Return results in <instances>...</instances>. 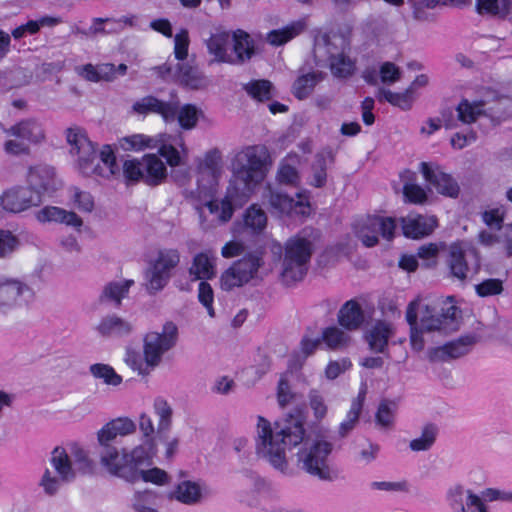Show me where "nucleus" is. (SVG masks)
<instances>
[{
  "instance_id": "1",
  "label": "nucleus",
  "mask_w": 512,
  "mask_h": 512,
  "mask_svg": "<svg viewBox=\"0 0 512 512\" xmlns=\"http://www.w3.org/2000/svg\"><path fill=\"white\" fill-rule=\"evenodd\" d=\"M253 441L256 455L283 474H287L289 469L286 450L304 442L297 452L298 463L309 474L321 480H331L327 459L333 445L324 439L308 445L305 441L304 417L300 412L274 422L257 416Z\"/></svg>"
},
{
  "instance_id": "2",
  "label": "nucleus",
  "mask_w": 512,
  "mask_h": 512,
  "mask_svg": "<svg viewBox=\"0 0 512 512\" xmlns=\"http://www.w3.org/2000/svg\"><path fill=\"white\" fill-rule=\"evenodd\" d=\"M48 461L52 470L45 469L39 486L49 496L57 494L63 484L74 481L78 474L86 473L92 467L88 452L76 443L56 446Z\"/></svg>"
},
{
  "instance_id": "3",
  "label": "nucleus",
  "mask_w": 512,
  "mask_h": 512,
  "mask_svg": "<svg viewBox=\"0 0 512 512\" xmlns=\"http://www.w3.org/2000/svg\"><path fill=\"white\" fill-rule=\"evenodd\" d=\"M269 153L264 146H248L239 151L232 161L236 183L242 185L241 197L247 199L260 184L267 171Z\"/></svg>"
},
{
  "instance_id": "4",
  "label": "nucleus",
  "mask_w": 512,
  "mask_h": 512,
  "mask_svg": "<svg viewBox=\"0 0 512 512\" xmlns=\"http://www.w3.org/2000/svg\"><path fill=\"white\" fill-rule=\"evenodd\" d=\"M99 460L107 473L127 482L136 477V466L149 465L152 461L142 446L128 449L115 445H100Z\"/></svg>"
},
{
  "instance_id": "5",
  "label": "nucleus",
  "mask_w": 512,
  "mask_h": 512,
  "mask_svg": "<svg viewBox=\"0 0 512 512\" xmlns=\"http://www.w3.org/2000/svg\"><path fill=\"white\" fill-rule=\"evenodd\" d=\"M349 44L341 37L334 35L332 38L327 33L318 32L314 38V56L317 63L325 60L329 62L332 74L339 78L351 76L356 63L348 55Z\"/></svg>"
},
{
  "instance_id": "6",
  "label": "nucleus",
  "mask_w": 512,
  "mask_h": 512,
  "mask_svg": "<svg viewBox=\"0 0 512 512\" xmlns=\"http://www.w3.org/2000/svg\"><path fill=\"white\" fill-rule=\"evenodd\" d=\"M3 132L6 136L3 150L10 156L28 155L31 146L40 145L46 139L42 123L34 117L21 119Z\"/></svg>"
},
{
  "instance_id": "7",
  "label": "nucleus",
  "mask_w": 512,
  "mask_h": 512,
  "mask_svg": "<svg viewBox=\"0 0 512 512\" xmlns=\"http://www.w3.org/2000/svg\"><path fill=\"white\" fill-rule=\"evenodd\" d=\"M415 300H419L416 312L421 330L451 332L458 329L460 310L455 305L452 297L443 300L438 307L422 303L420 297Z\"/></svg>"
},
{
  "instance_id": "8",
  "label": "nucleus",
  "mask_w": 512,
  "mask_h": 512,
  "mask_svg": "<svg viewBox=\"0 0 512 512\" xmlns=\"http://www.w3.org/2000/svg\"><path fill=\"white\" fill-rule=\"evenodd\" d=\"M504 490L486 488L480 494L461 485L450 487L446 493V502L451 512H489L488 502L502 501Z\"/></svg>"
},
{
  "instance_id": "9",
  "label": "nucleus",
  "mask_w": 512,
  "mask_h": 512,
  "mask_svg": "<svg viewBox=\"0 0 512 512\" xmlns=\"http://www.w3.org/2000/svg\"><path fill=\"white\" fill-rule=\"evenodd\" d=\"M312 254V243L301 236L290 238L285 244L281 279L286 285L301 281L307 273Z\"/></svg>"
},
{
  "instance_id": "10",
  "label": "nucleus",
  "mask_w": 512,
  "mask_h": 512,
  "mask_svg": "<svg viewBox=\"0 0 512 512\" xmlns=\"http://www.w3.org/2000/svg\"><path fill=\"white\" fill-rule=\"evenodd\" d=\"M263 264V258L259 252L249 253L222 272L220 288L229 292L257 280Z\"/></svg>"
},
{
  "instance_id": "11",
  "label": "nucleus",
  "mask_w": 512,
  "mask_h": 512,
  "mask_svg": "<svg viewBox=\"0 0 512 512\" xmlns=\"http://www.w3.org/2000/svg\"><path fill=\"white\" fill-rule=\"evenodd\" d=\"M180 262V253L174 248L160 249L154 259L149 262L144 272L145 288L149 294H155L168 284L172 270Z\"/></svg>"
},
{
  "instance_id": "12",
  "label": "nucleus",
  "mask_w": 512,
  "mask_h": 512,
  "mask_svg": "<svg viewBox=\"0 0 512 512\" xmlns=\"http://www.w3.org/2000/svg\"><path fill=\"white\" fill-rule=\"evenodd\" d=\"M123 174L128 181H143L149 186H156L166 179L167 168L156 154H145L140 159L126 160Z\"/></svg>"
},
{
  "instance_id": "13",
  "label": "nucleus",
  "mask_w": 512,
  "mask_h": 512,
  "mask_svg": "<svg viewBox=\"0 0 512 512\" xmlns=\"http://www.w3.org/2000/svg\"><path fill=\"white\" fill-rule=\"evenodd\" d=\"M235 201L236 196L230 189L228 195L222 200H197L194 208L197 212L201 229L207 231L227 223L233 216V202Z\"/></svg>"
},
{
  "instance_id": "14",
  "label": "nucleus",
  "mask_w": 512,
  "mask_h": 512,
  "mask_svg": "<svg viewBox=\"0 0 512 512\" xmlns=\"http://www.w3.org/2000/svg\"><path fill=\"white\" fill-rule=\"evenodd\" d=\"M178 339V327L172 321H167L162 330L150 331L143 339V356L151 367H157L162 362L163 355L171 350Z\"/></svg>"
},
{
  "instance_id": "15",
  "label": "nucleus",
  "mask_w": 512,
  "mask_h": 512,
  "mask_svg": "<svg viewBox=\"0 0 512 512\" xmlns=\"http://www.w3.org/2000/svg\"><path fill=\"white\" fill-rule=\"evenodd\" d=\"M447 264L452 276L463 281L479 272L481 259L472 244L456 242L449 246Z\"/></svg>"
},
{
  "instance_id": "16",
  "label": "nucleus",
  "mask_w": 512,
  "mask_h": 512,
  "mask_svg": "<svg viewBox=\"0 0 512 512\" xmlns=\"http://www.w3.org/2000/svg\"><path fill=\"white\" fill-rule=\"evenodd\" d=\"M396 227L397 225L394 218L368 216L358 220L354 224V231L363 245L373 247L378 243L379 235L387 240H391Z\"/></svg>"
},
{
  "instance_id": "17",
  "label": "nucleus",
  "mask_w": 512,
  "mask_h": 512,
  "mask_svg": "<svg viewBox=\"0 0 512 512\" xmlns=\"http://www.w3.org/2000/svg\"><path fill=\"white\" fill-rule=\"evenodd\" d=\"M222 173V156L219 150L213 149L205 153L197 164V193L200 196H212L214 187Z\"/></svg>"
},
{
  "instance_id": "18",
  "label": "nucleus",
  "mask_w": 512,
  "mask_h": 512,
  "mask_svg": "<svg viewBox=\"0 0 512 512\" xmlns=\"http://www.w3.org/2000/svg\"><path fill=\"white\" fill-rule=\"evenodd\" d=\"M34 299V289L23 281L9 279L0 283V311L26 307Z\"/></svg>"
},
{
  "instance_id": "19",
  "label": "nucleus",
  "mask_w": 512,
  "mask_h": 512,
  "mask_svg": "<svg viewBox=\"0 0 512 512\" xmlns=\"http://www.w3.org/2000/svg\"><path fill=\"white\" fill-rule=\"evenodd\" d=\"M163 76L171 77L175 82L192 90L205 89L209 85L208 77L197 66L182 62L172 66L166 63L159 68Z\"/></svg>"
},
{
  "instance_id": "20",
  "label": "nucleus",
  "mask_w": 512,
  "mask_h": 512,
  "mask_svg": "<svg viewBox=\"0 0 512 512\" xmlns=\"http://www.w3.org/2000/svg\"><path fill=\"white\" fill-rule=\"evenodd\" d=\"M268 203L272 213L279 216H306L310 213V203L306 192L297 194V200L281 191L268 189Z\"/></svg>"
},
{
  "instance_id": "21",
  "label": "nucleus",
  "mask_w": 512,
  "mask_h": 512,
  "mask_svg": "<svg viewBox=\"0 0 512 512\" xmlns=\"http://www.w3.org/2000/svg\"><path fill=\"white\" fill-rule=\"evenodd\" d=\"M66 140L70 147L69 151L77 156L78 168L81 173H89L92 168L89 164V157L93 156L95 147L87 137L86 132L80 127H70L66 130Z\"/></svg>"
},
{
  "instance_id": "22",
  "label": "nucleus",
  "mask_w": 512,
  "mask_h": 512,
  "mask_svg": "<svg viewBox=\"0 0 512 512\" xmlns=\"http://www.w3.org/2000/svg\"><path fill=\"white\" fill-rule=\"evenodd\" d=\"M419 167L424 179L430 183L438 193L451 198L458 197L460 187L457 181L450 174L445 173L439 165L421 162Z\"/></svg>"
},
{
  "instance_id": "23",
  "label": "nucleus",
  "mask_w": 512,
  "mask_h": 512,
  "mask_svg": "<svg viewBox=\"0 0 512 512\" xmlns=\"http://www.w3.org/2000/svg\"><path fill=\"white\" fill-rule=\"evenodd\" d=\"M41 201L39 192H35L29 186L11 188L0 196L3 209L13 213H20L32 206H37Z\"/></svg>"
},
{
  "instance_id": "24",
  "label": "nucleus",
  "mask_w": 512,
  "mask_h": 512,
  "mask_svg": "<svg viewBox=\"0 0 512 512\" xmlns=\"http://www.w3.org/2000/svg\"><path fill=\"white\" fill-rule=\"evenodd\" d=\"M474 344L473 337H460L428 351L431 362H449L469 353Z\"/></svg>"
},
{
  "instance_id": "25",
  "label": "nucleus",
  "mask_w": 512,
  "mask_h": 512,
  "mask_svg": "<svg viewBox=\"0 0 512 512\" xmlns=\"http://www.w3.org/2000/svg\"><path fill=\"white\" fill-rule=\"evenodd\" d=\"M132 108L138 114H159L166 123H169L175 120L177 102H164L153 96H146L137 100Z\"/></svg>"
},
{
  "instance_id": "26",
  "label": "nucleus",
  "mask_w": 512,
  "mask_h": 512,
  "mask_svg": "<svg viewBox=\"0 0 512 512\" xmlns=\"http://www.w3.org/2000/svg\"><path fill=\"white\" fill-rule=\"evenodd\" d=\"M208 54L212 57L210 63L230 64L231 59V37L226 30L216 31L205 40Z\"/></svg>"
},
{
  "instance_id": "27",
  "label": "nucleus",
  "mask_w": 512,
  "mask_h": 512,
  "mask_svg": "<svg viewBox=\"0 0 512 512\" xmlns=\"http://www.w3.org/2000/svg\"><path fill=\"white\" fill-rule=\"evenodd\" d=\"M89 164L92 171L89 173H83L84 175H97L105 178H109L119 172V166L116 162V156L113 149L109 145H105L100 150L99 155L96 154V150L93 152V156L89 157Z\"/></svg>"
},
{
  "instance_id": "28",
  "label": "nucleus",
  "mask_w": 512,
  "mask_h": 512,
  "mask_svg": "<svg viewBox=\"0 0 512 512\" xmlns=\"http://www.w3.org/2000/svg\"><path fill=\"white\" fill-rule=\"evenodd\" d=\"M231 37V65H241L249 61L255 54V42L249 33L237 29Z\"/></svg>"
},
{
  "instance_id": "29",
  "label": "nucleus",
  "mask_w": 512,
  "mask_h": 512,
  "mask_svg": "<svg viewBox=\"0 0 512 512\" xmlns=\"http://www.w3.org/2000/svg\"><path fill=\"white\" fill-rule=\"evenodd\" d=\"M136 431L135 422L128 417H119L106 423L98 432L99 445H112L111 442L118 436L124 437Z\"/></svg>"
},
{
  "instance_id": "30",
  "label": "nucleus",
  "mask_w": 512,
  "mask_h": 512,
  "mask_svg": "<svg viewBox=\"0 0 512 512\" xmlns=\"http://www.w3.org/2000/svg\"><path fill=\"white\" fill-rule=\"evenodd\" d=\"M402 231L405 237L418 239L429 235L437 225L434 216H423L410 213L401 218Z\"/></svg>"
},
{
  "instance_id": "31",
  "label": "nucleus",
  "mask_w": 512,
  "mask_h": 512,
  "mask_svg": "<svg viewBox=\"0 0 512 512\" xmlns=\"http://www.w3.org/2000/svg\"><path fill=\"white\" fill-rule=\"evenodd\" d=\"M35 217L40 223H61L80 229L83 225L82 219L73 211H67L57 206H45L38 210Z\"/></svg>"
},
{
  "instance_id": "32",
  "label": "nucleus",
  "mask_w": 512,
  "mask_h": 512,
  "mask_svg": "<svg viewBox=\"0 0 512 512\" xmlns=\"http://www.w3.org/2000/svg\"><path fill=\"white\" fill-rule=\"evenodd\" d=\"M29 187L35 192H39L42 198L43 194L52 193L56 190L54 169L48 165H36L28 172Z\"/></svg>"
},
{
  "instance_id": "33",
  "label": "nucleus",
  "mask_w": 512,
  "mask_h": 512,
  "mask_svg": "<svg viewBox=\"0 0 512 512\" xmlns=\"http://www.w3.org/2000/svg\"><path fill=\"white\" fill-rule=\"evenodd\" d=\"M334 162V155L330 148L319 151L311 164L306 178L307 184L315 188H322L327 182V168Z\"/></svg>"
},
{
  "instance_id": "34",
  "label": "nucleus",
  "mask_w": 512,
  "mask_h": 512,
  "mask_svg": "<svg viewBox=\"0 0 512 512\" xmlns=\"http://www.w3.org/2000/svg\"><path fill=\"white\" fill-rule=\"evenodd\" d=\"M158 137L161 138V142L156 148L159 154L166 159L171 167L180 165L182 160L188 156V148L185 145L184 138L178 135L174 140L175 145H172L169 143L170 137L165 134H158Z\"/></svg>"
},
{
  "instance_id": "35",
  "label": "nucleus",
  "mask_w": 512,
  "mask_h": 512,
  "mask_svg": "<svg viewBox=\"0 0 512 512\" xmlns=\"http://www.w3.org/2000/svg\"><path fill=\"white\" fill-rule=\"evenodd\" d=\"M394 335L391 323L377 320L366 332L365 338L369 348L376 353H384L389 339Z\"/></svg>"
},
{
  "instance_id": "36",
  "label": "nucleus",
  "mask_w": 512,
  "mask_h": 512,
  "mask_svg": "<svg viewBox=\"0 0 512 512\" xmlns=\"http://www.w3.org/2000/svg\"><path fill=\"white\" fill-rule=\"evenodd\" d=\"M215 257L211 251L197 253L189 268L193 280L211 279L216 274Z\"/></svg>"
},
{
  "instance_id": "37",
  "label": "nucleus",
  "mask_w": 512,
  "mask_h": 512,
  "mask_svg": "<svg viewBox=\"0 0 512 512\" xmlns=\"http://www.w3.org/2000/svg\"><path fill=\"white\" fill-rule=\"evenodd\" d=\"M339 324L347 330H357L364 322V313L356 300L347 301L339 310Z\"/></svg>"
},
{
  "instance_id": "38",
  "label": "nucleus",
  "mask_w": 512,
  "mask_h": 512,
  "mask_svg": "<svg viewBox=\"0 0 512 512\" xmlns=\"http://www.w3.org/2000/svg\"><path fill=\"white\" fill-rule=\"evenodd\" d=\"M301 158L295 153L288 154L281 162L277 172V180L281 184L296 186L300 183L298 167Z\"/></svg>"
},
{
  "instance_id": "39",
  "label": "nucleus",
  "mask_w": 512,
  "mask_h": 512,
  "mask_svg": "<svg viewBox=\"0 0 512 512\" xmlns=\"http://www.w3.org/2000/svg\"><path fill=\"white\" fill-rule=\"evenodd\" d=\"M475 6L482 16L505 19L512 11V0H476Z\"/></svg>"
},
{
  "instance_id": "40",
  "label": "nucleus",
  "mask_w": 512,
  "mask_h": 512,
  "mask_svg": "<svg viewBox=\"0 0 512 512\" xmlns=\"http://www.w3.org/2000/svg\"><path fill=\"white\" fill-rule=\"evenodd\" d=\"M486 100L462 99L456 107L457 120L463 124H472L486 111Z\"/></svg>"
},
{
  "instance_id": "41",
  "label": "nucleus",
  "mask_w": 512,
  "mask_h": 512,
  "mask_svg": "<svg viewBox=\"0 0 512 512\" xmlns=\"http://www.w3.org/2000/svg\"><path fill=\"white\" fill-rule=\"evenodd\" d=\"M203 491L200 483L185 480L175 487L172 497L183 504L194 505L200 502Z\"/></svg>"
},
{
  "instance_id": "42",
  "label": "nucleus",
  "mask_w": 512,
  "mask_h": 512,
  "mask_svg": "<svg viewBox=\"0 0 512 512\" xmlns=\"http://www.w3.org/2000/svg\"><path fill=\"white\" fill-rule=\"evenodd\" d=\"M138 427L142 434V441L138 446L145 448L147 456L153 459L157 452V444L154 436L155 427L152 418L145 412L138 417Z\"/></svg>"
},
{
  "instance_id": "43",
  "label": "nucleus",
  "mask_w": 512,
  "mask_h": 512,
  "mask_svg": "<svg viewBox=\"0 0 512 512\" xmlns=\"http://www.w3.org/2000/svg\"><path fill=\"white\" fill-rule=\"evenodd\" d=\"M266 212L257 204L248 207L243 214V228L251 234H260L267 226Z\"/></svg>"
},
{
  "instance_id": "44",
  "label": "nucleus",
  "mask_w": 512,
  "mask_h": 512,
  "mask_svg": "<svg viewBox=\"0 0 512 512\" xmlns=\"http://www.w3.org/2000/svg\"><path fill=\"white\" fill-rule=\"evenodd\" d=\"M96 329L102 336H124L132 331V325L117 315H109L101 319Z\"/></svg>"
},
{
  "instance_id": "45",
  "label": "nucleus",
  "mask_w": 512,
  "mask_h": 512,
  "mask_svg": "<svg viewBox=\"0 0 512 512\" xmlns=\"http://www.w3.org/2000/svg\"><path fill=\"white\" fill-rule=\"evenodd\" d=\"M305 28V20H297L281 29L270 31L267 34L266 40L273 46H280L299 35Z\"/></svg>"
},
{
  "instance_id": "46",
  "label": "nucleus",
  "mask_w": 512,
  "mask_h": 512,
  "mask_svg": "<svg viewBox=\"0 0 512 512\" xmlns=\"http://www.w3.org/2000/svg\"><path fill=\"white\" fill-rule=\"evenodd\" d=\"M161 142V138L148 136L145 134H133L120 140V145L124 150L140 152L145 149H156Z\"/></svg>"
},
{
  "instance_id": "47",
  "label": "nucleus",
  "mask_w": 512,
  "mask_h": 512,
  "mask_svg": "<svg viewBox=\"0 0 512 512\" xmlns=\"http://www.w3.org/2000/svg\"><path fill=\"white\" fill-rule=\"evenodd\" d=\"M134 284L133 280L113 281L105 285L100 296L101 301H110L117 306L121 304L122 299L126 298L130 287Z\"/></svg>"
},
{
  "instance_id": "48",
  "label": "nucleus",
  "mask_w": 512,
  "mask_h": 512,
  "mask_svg": "<svg viewBox=\"0 0 512 512\" xmlns=\"http://www.w3.org/2000/svg\"><path fill=\"white\" fill-rule=\"evenodd\" d=\"M419 306V300H413L409 303L406 311V320L410 325L411 334H410V342L411 346L416 351H421L424 348V339L422 337V332L424 330L420 329V326L417 322V312L416 307Z\"/></svg>"
},
{
  "instance_id": "49",
  "label": "nucleus",
  "mask_w": 512,
  "mask_h": 512,
  "mask_svg": "<svg viewBox=\"0 0 512 512\" xmlns=\"http://www.w3.org/2000/svg\"><path fill=\"white\" fill-rule=\"evenodd\" d=\"M365 393L360 392L358 397L351 403V407L346 414L345 419L340 423L338 433L340 437H346L356 426L363 407Z\"/></svg>"
},
{
  "instance_id": "50",
  "label": "nucleus",
  "mask_w": 512,
  "mask_h": 512,
  "mask_svg": "<svg viewBox=\"0 0 512 512\" xmlns=\"http://www.w3.org/2000/svg\"><path fill=\"white\" fill-rule=\"evenodd\" d=\"M415 98V95L412 94L408 87L403 92H392L391 90L382 88L378 93V99L380 101H387L402 110H409Z\"/></svg>"
},
{
  "instance_id": "51",
  "label": "nucleus",
  "mask_w": 512,
  "mask_h": 512,
  "mask_svg": "<svg viewBox=\"0 0 512 512\" xmlns=\"http://www.w3.org/2000/svg\"><path fill=\"white\" fill-rule=\"evenodd\" d=\"M153 410L158 417L157 429L159 433L167 432L172 425L173 410L171 405L163 397H157L153 402Z\"/></svg>"
},
{
  "instance_id": "52",
  "label": "nucleus",
  "mask_w": 512,
  "mask_h": 512,
  "mask_svg": "<svg viewBox=\"0 0 512 512\" xmlns=\"http://www.w3.org/2000/svg\"><path fill=\"white\" fill-rule=\"evenodd\" d=\"M158 494L152 490L136 491L132 497L131 505L134 512H159L155 507Z\"/></svg>"
},
{
  "instance_id": "53",
  "label": "nucleus",
  "mask_w": 512,
  "mask_h": 512,
  "mask_svg": "<svg viewBox=\"0 0 512 512\" xmlns=\"http://www.w3.org/2000/svg\"><path fill=\"white\" fill-rule=\"evenodd\" d=\"M444 126L446 129H452L457 126V120L452 117V112L443 110L440 118L427 119L420 128V133L426 136H431L440 128Z\"/></svg>"
},
{
  "instance_id": "54",
  "label": "nucleus",
  "mask_w": 512,
  "mask_h": 512,
  "mask_svg": "<svg viewBox=\"0 0 512 512\" xmlns=\"http://www.w3.org/2000/svg\"><path fill=\"white\" fill-rule=\"evenodd\" d=\"M506 213L505 205H490L482 211L481 219L488 228L498 231L503 227Z\"/></svg>"
},
{
  "instance_id": "55",
  "label": "nucleus",
  "mask_w": 512,
  "mask_h": 512,
  "mask_svg": "<svg viewBox=\"0 0 512 512\" xmlns=\"http://www.w3.org/2000/svg\"><path fill=\"white\" fill-rule=\"evenodd\" d=\"M321 340L329 349L338 350L348 346L350 336L340 328L332 326L323 330Z\"/></svg>"
},
{
  "instance_id": "56",
  "label": "nucleus",
  "mask_w": 512,
  "mask_h": 512,
  "mask_svg": "<svg viewBox=\"0 0 512 512\" xmlns=\"http://www.w3.org/2000/svg\"><path fill=\"white\" fill-rule=\"evenodd\" d=\"M321 79L322 75L315 72L298 77L293 84V94L300 100L305 99Z\"/></svg>"
},
{
  "instance_id": "57",
  "label": "nucleus",
  "mask_w": 512,
  "mask_h": 512,
  "mask_svg": "<svg viewBox=\"0 0 512 512\" xmlns=\"http://www.w3.org/2000/svg\"><path fill=\"white\" fill-rule=\"evenodd\" d=\"M437 434L438 431L434 425H426L421 434L410 441V449L415 452L429 450L434 445Z\"/></svg>"
},
{
  "instance_id": "58",
  "label": "nucleus",
  "mask_w": 512,
  "mask_h": 512,
  "mask_svg": "<svg viewBox=\"0 0 512 512\" xmlns=\"http://www.w3.org/2000/svg\"><path fill=\"white\" fill-rule=\"evenodd\" d=\"M469 0H420L413 2V15L417 20L424 21L427 19V15L424 11L425 8L433 9L436 6H448V5H464Z\"/></svg>"
},
{
  "instance_id": "59",
  "label": "nucleus",
  "mask_w": 512,
  "mask_h": 512,
  "mask_svg": "<svg viewBox=\"0 0 512 512\" xmlns=\"http://www.w3.org/2000/svg\"><path fill=\"white\" fill-rule=\"evenodd\" d=\"M246 93L257 101H266L272 97V83L268 80H252L244 85Z\"/></svg>"
},
{
  "instance_id": "60",
  "label": "nucleus",
  "mask_w": 512,
  "mask_h": 512,
  "mask_svg": "<svg viewBox=\"0 0 512 512\" xmlns=\"http://www.w3.org/2000/svg\"><path fill=\"white\" fill-rule=\"evenodd\" d=\"M202 111L195 105L186 104L181 108L177 107L176 117L181 128L185 130L193 129L201 116Z\"/></svg>"
},
{
  "instance_id": "61",
  "label": "nucleus",
  "mask_w": 512,
  "mask_h": 512,
  "mask_svg": "<svg viewBox=\"0 0 512 512\" xmlns=\"http://www.w3.org/2000/svg\"><path fill=\"white\" fill-rule=\"evenodd\" d=\"M89 370L94 378L101 379L107 385L118 386L122 383V377L108 364L96 363Z\"/></svg>"
},
{
  "instance_id": "62",
  "label": "nucleus",
  "mask_w": 512,
  "mask_h": 512,
  "mask_svg": "<svg viewBox=\"0 0 512 512\" xmlns=\"http://www.w3.org/2000/svg\"><path fill=\"white\" fill-rule=\"evenodd\" d=\"M397 409H398V404L396 401H392V400L381 401L378 406V410L376 412L377 424L382 427H390L394 422Z\"/></svg>"
},
{
  "instance_id": "63",
  "label": "nucleus",
  "mask_w": 512,
  "mask_h": 512,
  "mask_svg": "<svg viewBox=\"0 0 512 512\" xmlns=\"http://www.w3.org/2000/svg\"><path fill=\"white\" fill-rule=\"evenodd\" d=\"M142 466H136V477L133 480H130V483H135L140 480L144 482H151L157 485H163L168 481L167 473L159 468H152L149 470H144L141 468Z\"/></svg>"
},
{
  "instance_id": "64",
  "label": "nucleus",
  "mask_w": 512,
  "mask_h": 512,
  "mask_svg": "<svg viewBox=\"0 0 512 512\" xmlns=\"http://www.w3.org/2000/svg\"><path fill=\"white\" fill-rule=\"evenodd\" d=\"M105 34H117L128 27L136 25L137 17L135 15H123L119 18H105Z\"/></svg>"
}]
</instances>
